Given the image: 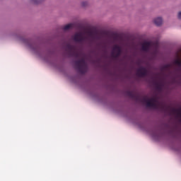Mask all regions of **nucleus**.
Segmentation results:
<instances>
[{"label": "nucleus", "instance_id": "f257e3e1", "mask_svg": "<svg viewBox=\"0 0 181 181\" xmlns=\"http://www.w3.org/2000/svg\"><path fill=\"white\" fill-rule=\"evenodd\" d=\"M142 103L146 104V107H148L149 108H154V110H158L159 108V100L156 97L149 99L148 97L145 96L142 98Z\"/></svg>", "mask_w": 181, "mask_h": 181}, {"label": "nucleus", "instance_id": "f03ea898", "mask_svg": "<svg viewBox=\"0 0 181 181\" xmlns=\"http://www.w3.org/2000/svg\"><path fill=\"white\" fill-rule=\"evenodd\" d=\"M75 66L76 70L81 74H84L87 72V64L86 63V59L84 58L76 61Z\"/></svg>", "mask_w": 181, "mask_h": 181}, {"label": "nucleus", "instance_id": "7ed1b4c3", "mask_svg": "<svg viewBox=\"0 0 181 181\" xmlns=\"http://www.w3.org/2000/svg\"><path fill=\"white\" fill-rule=\"evenodd\" d=\"M65 49L71 57H76V59L81 57V53L77 51L76 46L71 45V44H66Z\"/></svg>", "mask_w": 181, "mask_h": 181}, {"label": "nucleus", "instance_id": "20e7f679", "mask_svg": "<svg viewBox=\"0 0 181 181\" xmlns=\"http://www.w3.org/2000/svg\"><path fill=\"white\" fill-rule=\"evenodd\" d=\"M122 53V49H121V47H119V45H115L113 47L111 56L112 57H113V59H118V57L121 56Z\"/></svg>", "mask_w": 181, "mask_h": 181}, {"label": "nucleus", "instance_id": "39448f33", "mask_svg": "<svg viewBox=\"0 0 181 181\" xmlns=\"http://www.w3.org/2000/svg\"><path fill=\"white\" fill-rule=\"evenodd\" d=\"M73 40L78 43H82V42L86 40V37H84L82 33H77L73 36Z\"/></svg>", "mask_w": 181, "mask_h": 181}, {"label": "nucleus", "instance_id": "423d86ee", "mask_svg": "<svg viewBox=\"0 0 181 181\" xmlns=\"http://www.w3.org/2000/svg\"><path fill=\"white\" fill-rule=\"evenodd\" d=\"M136 76L139 77H146L148 76V69L144 66H141L136 71Z\"/></svg>", "mask_w": 181, "mask_h": 181}, {"label": "nucleus", "instance_id": "0eeeda50", "mask_svg": "<svg viewBox=\"0 0 181 181\" xmlns=\"http://www.w3.org/2000/svg\"><path fill=\"white\" fill-rule=\"evenodd\" d=\"M155 87L158 91H162L163 87H165V82L163 81H160V82L154 83Z\"/></svg>", "mask_w": 181, "mask_h": 181}, {"label": "nucleus", "instance_id": "6e6552de", "mask_svg": "<svg viewBox=\"0 0 181 181\" xmlns=\"http://www.w3.org/2000/svg\"><path fill=\"white\" fill-rule=\"evenodd\" d=\"M170 112L173 115H176L177 118L181 119V108L176 109V108H171Z\"/></svg>", "mask_w": 181, "mask_h": 181}, {"label": "nucleus", "instance_id": "1a4fd4ad", "mask_svg": "<svg viewBox=\"0 0 181 181\" xmlns=\"http://www.w3.org/2000/svg\"><path fill=\"white\" fill-rule=\"evenodd\" d=\"M151 45V42H144L141 45V50H143V52H148Z\"/></svg>", "mask_w": 181, "mask_h": 181}, {"label": "nucleus", "instance_id": "9d476101", "mask_svg": "<svg viewBox=\"0 0 181 181\" xmlns=\"http://www.w3.org/2000/svg\"><path fill=\"white\" fill-rule=\"evenodd\" d=\"M170 67H172V65L170 64H167L161 66L160 70L161 71H169V70H170Z\"/></svg>", "mask_w": 181, "mask_h": 181}, {"label": "nucleus", "instance_id": "9b49d317", "mask_svg": "<svg viewBox=\"0 0 181 181\" xmlns=\"http://www.w3.org/2000/svg\"><path fill=\"white\" fill-rule=\"evenodd\" d=\"M163 21L162 20V18L158 17L154 19V23L156 25V26H160L162 25Z\"/></svg>", "mask_w": 181, "mask_h": 181}, {"label": "nucleus", "instance_id": "f8f14e48", "mask_svg": "<svg viewBox=\"0 0 181 181\" xmlns=\"http://www.w3.org/2000/svg\"><path fill=\"white\" fill-rule=\"evenodd\" d=\"M73 28H74V24L70 23V24H68V25H66L65 26H64L63 30H69L70 29H73Z\"/></svg>", "mask_w": 181, "mask_h": 181}, {"label": "nucleus", "instance_id": "ddd939ff", "mask_svg": "<svg viewBox=\"0 0 181 181\" xmlns=\"http://www.w3.org/2000/svg\"><path fill=\"white\" fill-rule=\"evenodd\" d=\"M127 94L129 97H130V98H135V93H134V92L132 91H127Z\"/></svg>", "mask_w": 181, "mask_h": 181}, {"label": "nucleus", "instance_id": "4468645a", "mask_svg": "<svg viewBox=\"0 0 181 181\" xmlns=\"http://www.w3.org/2000/svg\"><path fill=\"white\" fill-rule=\"evenodd\" d=\"M178 19H181V11L178 13Z\"/></svg>", "mask_w": 181, "mask_h": 181}, {"label": "nucleus", "instance_id": "2eb2a0df", "mask_svg": "<svg viewBox=\"0 0 181 181\" xmlns=\"http://www.w3.org/2000/svg\"><path fill=\"white\" fill-rule=\"evenodd\" d=\"M89 36H93V32H89Z\"/></svg>", "mask_w": 181, "mask_h": 181}, {"label": "nucleus", "instance_id": "dca6fc26", "mask_svg": "<svg viewBox=\"0 0 181 181\" xmlns=\"http://www.w3.org/2000/svg\"><path fill=\"white\" fill-rule=\"evenodd\" d=\"M86 2L82 3L83 6H86Z\"/></svg>", "mask_w": 181, "mask_h": 181}, {"label": "nucleus", "instance_id": "f3484780", "mask_svg": "<svg viewBox=\"0 0 181 181\" xmlns=\"http://www.w3.org/2000/svg\"><path fill=\"white\" fill-rule=\"evenodd\" d=\"M36 4V0H33Z\"/></svg>", "mask_w": 181, "mask_h": 181}]
</instances>
